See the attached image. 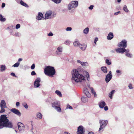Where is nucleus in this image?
Segmentation results:
<instances>
[{
	"label": "nucleus",
	"instance_id": "nucleus-1",
	"mask_svg": "<svg viewBox=\"0 0 134 134\" xmlns=\"http://www.w3.org/2000/svg\"><path fill=\"white\" fill-rule=\"evenodd\" d=\"M71 80L73 83H82L86 81L85 77L82 74L79 73L77 70H73L71 71Z\"/></svg>",
	"mask_w": 134,
	"mask_h": 134
},
{
	"label": "nucleus",
	"instance_id": "nucleus-2",
	"mask_svg": "<svg viewBox=\"0 0 134 134\" xmlns=\"http://www.w3.org/2000/svg\"><path fill=\"white\" fill-rule=\"evenodd\" d=\"M6 115H2L1 116L0 119V128L4 127L12 128L13 125L12 122L9 121Z\"/></svg>",
	"mask_w": 134,
	"mask_h": 134
},
{
	"label": "nucleus",
	"instance_id": "nucleus-3",
	"mask_svg": "<svg viewBox=\"0 0 134 134\" xmlns=\"http://www.w3.org/2000/svg\"><path fill=\"white\" fill-rule=\"evenodd\" d=\"M44 74L47 75L52 76L55 74V70L53 67L48 66L44 69Z\"/></svg>",
	"mask_w": 134,
	"mask_h": 134
},
{
	"label": "nucleus",
	"instance_id": "nucleus-4",
	"mask_svg": "<svg viewBox=\"0 0 134 134\" xmlns=\"http://www.w3.org/2000/svg\"><path fill=\"white\" fill-rule=\"evenodd\" d=\"M78 2L77 1H73L71 2L68 4V9L71 12H74L75 9L78 6Z\"/></svg>",
	"mask_w": 134,
	"mask_h": 134
},
{
	"label": "nucleus",
	"instance_id": "nucleus-5",
	"mask_svg": "<svg viewBox=\"0 0 134 134\" xmlns=\"http://www.w3.org/2000/svg\"><path fill=\"white\" fill-rule=\"evenodd\" d=\"M127 41L125 40H124L118 43V46L119 47H122L125 48L127 46Z\"/></svg>",
	"mask_w": 134,
	"mask_h": 134
},
{
	"label": "nucleus",
	"instance_id": "nucleus-6",
	"mask_svg": "<svg viewBox=\"0 0 134 134\" xmlns=\"http://www.w3.org/2000/svg\"><path fill=\"white\" fill-rule=\"evenodd\" d=\"M52 12L50 10L47 12L45 14L44 19H47L52 18Z\"/></svg>",
	"mask_w": 134,
	"mask_h": 134
},
{
	"label": "nucleus",
	"instance_id": "nucleus-7",
	"mask_svg": "<svg viewBox=\"0 0 134 134\" xmlns=\"http://www.w3.org/2000/svg\"><path fill=\"white\" fill-rule=\"evenodd\" d=\"M18 129L20 131H23L25 129V126L21 122H19L18 123Z\"/></svg>",
	"mask_w": 134,
	"mask_h": 134
},
{
	"label": "nucleus",
	"instance_id": "nucleus-8",
	"mask_svg": "<svg viewBox=\"0 0 134 134\" xmlns=\"http://www.w3.org/2000/svg\"><path fill=\"white\" fill-rule=\"evenodd\" d=\"M40 79L39 77H37L34 82L35 87L37 88L40 86Z\"/></svg>",
	"mask_w": 134,
	"mask_h": 134
},
{
	"label": "nucleus",
	"instance_id": "nucleus-9",
	"mask_svg": "<svg viewBox=\"0 0 134 134\" xmlns=\"http://www.w3.org/2000/svg\"><path fill=\"white\" fill-rule=\"evenodd\" d=\"M108 122L107 120H101V131H103V130H102V129L106 126Z\"/></svg>",
	"mask_w": 134,
	"mask_h": 134
},
{
	"label": "nucleus",
	"instance_id": "nucleus-10",
	"mask_svg": "<svg viewBox=\"0 0 134 134\" xmlns=\"http://www.w3.org/2000/svg\"><path fill=\"white\" fill-rule=\"evenodd\" d=\"M85 130H83V127L82 126H79L78 128L77 134H84Z\"/></svg>",
	"mask_w": 134,
	"mask_h": 134
},
{
	"label": "nucleus",
	"instance_id": "nucleus-11",
	"mask_svg": "<svg viewBox=\"0 0 134 134\" xmlns=\"http://www.w3.org/2000/svg\"><path fill=\"white\" fill-rule=\"evenodd\" d=\"M63 51V48L61 46H59L57 48L55 53L56 55H59L62 54Z\"/></svg>",
	"mask_w": 134,
	"mask_h": 134
},
{
	"label": "nucleus",
	"instance_id": "nucleus-12",
	"mask_svg": "<svg viewBox=\"0 0 134 134\" xmlns=\"http://www.w3.org/2000/svg\"><path fill=\"white\" fill-rule=\"evenodd\" d=\"M11 111L12 112L19 116H20L21 115V114L19 111L15 108H13L11 110Z\"/></svg>",
	"mask_w": 134,
	"mask_h": 134
},
{
	"label": "nucleus",
	"instance_id": "nucleus-13",
	"mask_svg": "<svg viewBox=\"0 0 134 134\" xmlns=\"http://www.w3.org/2000/svg\"><path fill=\"white\" fill-rule=\"evenodd\" d=\"M115 51L118 53H120L121 54H123L125 52V49L123 48H118L115 49Z\"/></svg>",
	"mask_w": 134,
	"mask_h": 134
},
{
	"label": "nucleus",
	"instance_id": "nucleus-14",
	"mask_svg": "<svg viewBox=\"0 0 134 134\" xmlns=\"http://www.w3.org/2000/svg\"><path fill=\"white\" fill-rule=\"evenodd\" d=\"M44 19L43 14L40 12H39L38 15L36 16V19L38 20H41Z\"/></svg>",
	"mask_w": 134,
	"mask_h": 134
},
{
	"label": "nucleus",
	"instance_id": "nucleus-15",
	"mask_svg": "<svg viewBox=\"0 0 134 134\" xmlns=\"http://www.w3.org/2000/svg\"><path fill=\"white\" fill-rule=\"evenodd\" d=\"M112 75L108 74L105 75V81L106 83L108 82L112 78Z\"/></svg>",
	"mask_w": 134,
	"mask_h": 134
},
{
	"label": "nucleus",
	"instance_id": "nucleus-16",
	"mask_svg": "<svg viewBox=\"0 0 134 134\" xmlns=\"http://www.w3.org/2000/svg\"><path fill=\"white\" fill-rule=\"evenodd\" d=\"M84 92L86 96L88 97H90L91 96V94L89 92L88 90L86 88L84 89Z\"/></svg>",
	"mask_w": 134,
	"mask_h": 134
},
{
	"label": "nucleus",
	"instance_id": "nucleus-17",
	"mask_svg": "<svg viewBox=\"0 0 134 134\" xmlns=\"http://www.w3.org/2000/svg\"><path fill=\"white\" fill-rule=\"evenodd\" d=\"M114 35L112 32H110L107 37V38L109 40H110L113 38Z\"/></svg>",
	"mask_w": 134,
	"mask_h": 134
},
{
	"label": "nucleus",
	"instance_id": "nucleus-18",
	"mask_svg": "<svg viewBox=\"0 0 134 134\" xmlns=\"http://www.w3.org/2000/svg\"><path fill=\"white\" fill-rule=\"evenodd\" d=\"M60 106V104L58 102L56 101L52 103V107L53 108H55L56 107Z\"/></svg>",
	"mask_w": 134,
	"mask_h": 134
},
{
	"label": "nucleus",
	"instance_id": "nucleus-19",
	"mask_svg": "<svg viewBox=\"0 0 134 134\" xmlns=\"http://www.w3.org/2000/svg\"><path fill=\"white\" fill-rule=\"evenodd\" d=\"M1 107L7 108L6 105V103L5 101L3 100H2L0 103Z\"/></svg>",
	"mask_w": 134,
	"mask_h": 134
},
{
	"label": "nucleus",
	"instance_id": "nucleus-20",
	"mask_svg": "<svg viewBox=\"0 0 134 134\" xmlns=\"http://www.w3.org/2000/svg\"><path fill=\"white\" fill-rule=\"evenodd\" d=\"M79 47L82 51H85L86 49V46L84 44H80Z\"/></svg>",
	"mask_w": 134,
	"mask_h": 134
},
{
	"label": "nucleus",
	"instance_id": "nucleus-21",
	"mask_svg": "<svg viewBox=\"0 0 134 134\" xmlns=\"http://www.w3.org/2000/svg\"><path fill=\"white\" fill-rule=\"evenodd\" d=\"M6 69V67L5 65H0V70L1 72H3Z\"/></svg>",
	"mask_w": 134,
	"mask_h": 134
},
{
	"label": "nucleus",
	"instance_id": "nucleus-22",
	"mask_svg": "<svg viewBox=\"0 0 134 134\" xmlns=\"http://www.w3.org/2000/svg\"><path fill=\"white\" fill-rule=\"evenodd\" d=\"M83 73L84 74H86V76L87 78V80L89 81L90 80V75L89 73L86 71H83Z\"/></svg>",
	"mask_w": 134,
	"mask_h": 134
},
{
	"label": "nucleus",
	"instance_id": "nucleus-23",
	"mask_svg": "<svg viewBox=\"0 0 134 134\" xmlns=\"http://www.w3.org/2000/svg\"><path fill=\"white\" fill-rule=\"evenodd\" d=\"M10 34L11 35H14L15 36H19L20 35V34L18 33L17 32H15L14 34H13L12 31H10Z\"/></svg>",
	"mask_w": 134,
	"mask_h": 134
},
{
	"label": "nucleus",
	"instance_id": "nucleus-24",
	"mask_svg": "<svg viewBox=\"0 0 134 134\" xmlns=\"http://www.w3.org/2000/svg\"><path fill=\"white\" fill-rule=\"evenodd\" d=\"M101 70L105 73H107V68L105 66H103L101 67Z\"/></svg>",
	"mask_w": 134,
	"mask_h": 134
},
{
	"label": "nucleus",
	"instance_id": "nucleus-25",
	"mask_svg": "<svg viewBox=\"0 0 134 134\" xmlns=\"http://www.w3.org/2000/svg\"><path fill=\"white\" fill-rule=\"evenodd\" d=\"M115 92V90H113L110 92L109 95V97L111 99L113 98L112 96L114 94Z\"/></svg>",
	"mask_w": 134,
	"mask_h": 134
},
{
	"label": "nucleus",
	"instance_id": "nucleus-26",
	"mask_svg": "<svg viewBox=\"0 0 134 134\" xmlns=\"http://www.w3.org/2000/svg\"><path fill=\"white\" fill-rule=\"evenodd\" d=\"M91 91L92 94L94 95V97H97V94L96 92L94 91L93 88H91Z\"/></svg>",
	"mask_w": 134,
	"mask_h": 134
},
{
	"label": "nucleus",
	"instance_id": "nucleus-27",
	"mask_svg": "<svg viewBox=\"0 0 134 134\" xmlns=\"http://www.w3.org/2000/svg\"><path fill=\"white\" fill-rule=\"evenodd\" d=\"M89 31V28L88 27H87L83 30V32L84 34H87L88 33Z\"/></svg>",
	"mask_w": 134,
	"mask_h": 134
},
{
	"label": "nucleus",
	"instance_id": "nucleus-28",
	"mask_svg": "<svg viewBox=\"0 0 134 134\" xmlns=\"http://www.w3.org/2000/svg\"><path fill=\"white\" fill-rule=\"evenodd\" d=\"M107 58V57H105L104 58V59L105 60V62L108 65H110L111 64V61L109 60V59H106Z\"/></svg>",
	"mask_w": 134,
	"mask_h": 134
},
{
	"label": "nucleus",
	"instance_id": "nucleus-29",
	"mask_svg": "<svg viewBox=\"0 0 134 134\" xmlns=\"http://www.w3.org/2000/svg\"><path fill=\"white\" fill-rule=\"evenodd\" d=\"M81 99L82 101L83 102H87L88 100V99L87 98L84 97H82Z\"/></svg>",
	"mask_w": 134,
	"mask_h": 134
},
{
	"label": "nucleus",
	"instance_id": "nucleus-30",
	"mask_svg": "<svg viewBox=\"0 0 134 134\" xmlns=\"http://www.w3.org/2000/svg\"><path fill=\"white\" fill-rule=\"evenodd\" d=\"M73 44L74 46H79L80 43L78 41H76L73 43Z\"/></svg>",
	"mask_w": 134,
	"mask_h": 134
},
{
	"label": "nucleus",
	"instance_id": "nucleus-31",
	"mask_svg": "<svg viewBox=\"0 0 134 134\" xmlns=\"http://www.w3.org/2000/svg\"><path fill=\"white\" fill-rule=\"evenodd\" d=\"M20 4L22 5L25 6L26 7H28L29 6L26 3H24L21 0L20 2Z\"/></svg>",
	"mask_w": 134,
	"mask_h": 134
},
{
	"label": "nucleus",
	"instance_id": "nucleus-32",
	"mask_svg": "<svg viewBox=\"0 0 134 134\" xmlns=\"http://www.w3.org/2000/svg\"><path fill=\"white\" fill-rule=\"evenodd\" d=\"M55 93L59 97H61L62 96L61 93L60 91L58 90H56L55 91Z\"/></svg>",
	"mask_w": 134,
	"mask_h": 134
},
{
	"label": "nucleus",
	"instance_id": "nucleus-33",
	"mask_svg": "<svg viewBox=\"0 0 134 134\" xmlns=\"http://www.w3.org/2000/svg\"><path fill=\"white\" fill-rule=\"evenodd\" d=\"M42 115L41 113L40 112H39L38 113L36 116L40 119H42Z\"/></svg>",
	"mask_w": 134,
	"mask_h": 134
},
{
	"label": "nucleus",
	"instance_id": "nucleus-34",
	"mask_svg": "<svg viewBox=\"0 0 134 134\" xmlns=\"http://www.w3.org/2000/svg\"><path fill=\"white\" fill-rule=\"evenodd\" d=\"M56 110L59 112H61L62 111L61 109L59 106H58L55 108Z\"/></svg>",
	"mask_w": 134,
	"mask_h": 134
},
{
	"label": "nucleus",
	"instance_id": "nucleus-35",
	"mask_svg": "<svg viewBox=\"0 0 134 134\" xmlns=\"http://www.w3.org/2000/svg\"><path fill=\"white\" fill-rule=\"evenodd\" d=\"M20 64V63L19 62H17L14 64L12 66L13 67H18Z\"/></svg>",
	"mask_w": 134,
	"mask_h": 134
},
{
	"label": "nucleus",
	"instance_id": "nucleus-36",
	"mask_svg": "<svg viewBox=\"0 0 134 134\" xmlns=\"http://www.w3.org/2000/svg\"><path fill=\"white\" fill-rule=\"evenodd\" d=\"M53 2L55 3L58 4L60 3L62 0H52Z\"/></svg>",
	"mask_w": 134,
	"mask_h": 134
},
{
	"label": "nucleus",
	"instance_id": "nucleus-37",
	"mask_svg": "<svg viewBox=\"0 0 134 134\" xmlns=\"http://www.w3.org/2000/svg\"><path fill=\"white\" fill-rule=\"evenodd\" d=\"M106 103L105 102L103 101L101 102V108H103L105 106Z\"/></svg>",
	"mask_w": 134,
	"mask_h": 134
},
{
	"label": "nucleus",
	"instance_id": "nucleus-38",
	"mask_svg": "<svg viewBox=\"0 0 134 134\" xmlns=\"http://www.w3.org/2000/svg\"><path fill=\"white\" fill-rule=\"evenodd\" d=\"M125 55L126 56L129 58H131L132 57V54L130 53H126V54Z\"/></svg>",
	"mask_w": 134,
	"mask_h": 134
},
{
	"label": "nucleus",
	"instance_id": "nucleus-39",
	"mask_svg": "<svg viewBox=\"0 0 134 134\" xmlns=\"http://www.w3.org/2000/svg\"><path fill=\"white\" fill-rule=\"evenodd\" d=\"M5 18H3L2 15H0V20L1 21H5Z\"/></svg>",
	"mask_w": 134,
	"mask_h": 134
},
{
	"label": "nucleus",
	"instance_id": "nucleus-40",
	"mask_svg": "<svg viewBox=\"0 0 134 134\" xmlns=\"http://www.w3.org/2000/svg\"><path fill=\"white\" fill-rule=\"evenodd\" d=\"M123 10L125 12H128L129 11L126 5H124V6L123 7Z\"/></svg>",
	"mask_w": 134,
	"mask_h": 134
},
{
	"label": "nucleus",
	"instance_id": "nucleus-41",
	"mask_svg": "<svg viewBox=\"0 0 134 134\" xmlns=\"http://www.w3.org/2000/svg\"><path fill=\"white\" fill-rule=\"evenodd\" d=\"M81 65H82L83 66H88V63L87 62H82L81 64Z\"/></svg>",
	"mask_w": 134,
	"mask_h": 134
},
{
	"label": "nucleus",
	"instance_id": "nucleus-42",
	"mask_svg": "<svg viewBox=\"0 0 134 134\" xmlns=\"http://www.w3.org/2000/svg\"><path fill=\"white\" fill-rule=\"evenodd\" d=\"M23 105L24 107L26 109H27L28 108V105L25 102H24L23 103Z\"/></svg>",
	"mask_w": 134,
	"mask_h": 134
},
{
	"label": "nucleus",
	"instance_id": "nucleus-43",
	"mask_svg": "<svg viewBox=\"0 0 134 134\" xmlns=\"http://www.w3.org/2000/svg\"><path fill=\"white\" fill-rule=\"evenodd\" d=\"M1 109L0 111V113H2L3 112H4L5 111V110L4 109V108H4V107H1Z\"/></svg>",
	"mask_w": 134,
	"mask_h": 134
},
{
	"label": "nucleus",
	"instance_id": "nucleus-44",
	"mask_svg": "<svg viewBox=\"0 0 134 134\" xmlns=\"http://www.w3.org/2000/svg\"><path fill=\"white\" fill-rule=\"evenodd\" d=\"M128 86L129 89H132L133 88L132 85L131 83L129 84Z\"/></svg>",
	"mask_w": 134,
	"mask_h": 134
},
{
	"label": "nucleus",
	"instance_id": "nucleus-45",
	"mask_svg": "<svg viewBox=\"0 0 134 134\" xmlns=\"http://www.w3.org/2000/svg\"><path fill=\"white\" fill-rule=\"evenodd\" d=\"M72 30V28L70 27H68L66 29V30L67 31H71Z\"/></svg>",
	"mask_w": 134,
	"mask_h": 134
},
{
	"label": "nucleus",
	"instance_id": "nucleus-46",
	"mask_svg": "<svg viewBox=\"0 0 134 134\" xmlns=\"http://www.w3.org/2000/svg\"><path fill=\"white\" fill-rule=\"evenodd\" d=\"M66 109H72V108L71 106H70L68 104L67 105Z\"/></svg>",
	"mask_w": 134,
	"mask_h": 134
},
{
	"label": "nucleus",
	"instance_id": "nucleus-47",
	"mask_svg": "<svg viewBox=\"0 0 134 134\" xmlns=\"http://www.w3.org/2000/svg\"><path fill=\"white\" fill-rule=\"evenodd\" d=\"M116 72L117 73H119L118 75H120L121 74V71L120 70H116Z\"/></svg>",
	"mask_w": 134,
	"mask_h": 134
},
{
	"label": "nucleus",
	"instance_id": "nucleus-48",
	"mask_svg": "<svg viewBox=\"0 0 134 134\" xmlns=\"http://www.w3.org/2000/svg\"><path fill=\"white\" fill-rule=\"evenodd\" d=\"M94 6L93 5H91L89 7L88 9L90 10H92Z\"/></svg>",
	"mask_w": 134,
	"mask_h": 134
},
{
	"label": "nucleus",
	"instance_id": "nucleus-49",
	"mask_svg": "<svg viewBox=\"0 0 134 134\" xmlns=\"http://www.w3.org/2000/svg\"><path fill=\"white\" fill-rule=\"evenodd\" d=\"M20 25L19 24H17L16 26V28L18 29L20 27Z\"/></svg>",
	"mask_w": 134,
	"mask_h": 134
},
{
	"label": "nucleus",
	"instance_id": "nucleus-50",
	"mask_svg": "<svg viewBox=\"0 0 134 134\" xmlns=\"http://www.w3.org/2000/svg\"><path fill=\"white\" fill-rule=\"evenodd\" d=\"M56 14L54 13H52V18L54 17L55 16Z\"/></svg>",
	"mask_w": 134,
	"mask_h": 134
},
{
	"label": "nucleus",
	"instance_id": "nucleus-51",
	"mask_svg": "<svg viewBox=\"0 0 134 134\" xmlns=\"http://www.w3.org/2000/svg\"><path fill=\"white\" fill-rule=\"evenodd\" d=\"M35 68V65L34 64H33L31 66V69H34Z\"/></svg>",
	"mask_w": 134,
	"mask_h": 134
},
{
	"label": "nucleus",
	"instance_id": "nucleus-52",
	"mask_svg": "<svg viewBox=\"0 0 134 134\" xmlns=\"http://www.w3.org/2000/svg\"><path fill=\"white\" fill-rule=\"evenodd\" d=\"M104 110L105 111H107L108 110V108L107 106H106L104 108Z\"/></svg>",
	"mask_w": 134,
	"mask_h": 134
},
{
	"label": "nucleus",
	"instance_id": "nucleus-53",
	"mask_svg": "<svg viewBox=\"0 0 134 134\" xmlns=\"http://www.w3.org/2000/svg\"><path fill=\"white\" fill-rule=\"evenodd\" d=\"M98 40V38L96 37L95 38L94 42V43L95 44H96V42Z\"/></svg>",
	"mask_w": 134,
	"mask_h": 134
},
{
	"label": "nucleus",
	"instance_id": "nucleus-54",
	"mask_svg": "<svg viewBox=\"0 0 134 134\" xmlns=\"http://www.w3.org/2000/svg\"><path fill=\"white\" fill-rule=\"evenodd\" d=\"M53 34L51 32H49L48 34V36H52L53 35Z\"/></svg>",
	"mask_w": 134,
	"mask_h": 134
},
{
	"label": "nucleus",
	"instance_id": "nucleus-55",
	"mask_svg": "<svg viewBox=\"0 0 134 134\" xmlns=\"http://www.w3.org/2000/svg\"><path fill=\"white\" fill-rule=\"evenodd\" d=\"M66 44L67 45H69L70 43V42L69 41H66Z\"/></svg>",
	"mask_w": 134,
	"mask_h": 134
},
{
	"label": "nucleus",
	"instance_id": "nucleus-56",
	"mask_svg": "<svg viewBox=\"0 0 134 134\" xmlns=\"http://www.w3.org/2000/svg\"><path fill=\"white\" fill-rule=\"evenodd\" d=\"M31 74L32 75H36V73L35 71H33L31 72Z\"/></svg>",
	"mask_w": 134,
	"mask_h": 134
},
{
	"label": "nucleus",
	"instance_id": "nucleus-57",
	"mask_svg": "<svg viewBox=\"0 0 134 134\" xmlns=\"http://www.w3.org/2000/svg\"><path fill=\"white\" fill-rule=\"evenodd\" d=\"M129 49H125V52H125L126 54V53H129Z\"/></svg>",
	"mask_w": 134,
	"mask_h": 134
},
{
	"label": "nucleus",
	"instance_id": "nucleus-58",
	"mask_svg": "<svg viewBox=\"0 0 134 134\" xmlns=\"http://www.w3.org/2000/svg\"><path fill=\"white\" fill-rule=\"evenodd\" d=\"M120 11H119L118 12H116L114 13V15H116L118 14L119 13H120Z\"/></svg>",
	"mask_w": 134,
	"mask_h": 134
},
{
	"label": "nucleus",
	"instance_id": "nucleus-59",
	"mask_svg": "<svg viewBox=\"0 0 134 134\" xmlns=\"http://www.w3.org/2000/svg\"><path fill=\"white\" fill-rule=\"evenodd\" d=\"M10 75L13 76H15V74L13 72H12L10 74Z\"/></svg>",
	"mask_w": 134,
	"mask_h": 134
},
{
	"label": "nucleus",
	"instance_id": "nucleus-60",
	"mask_svg": "<svg viewBox=\"0 0 134 134\" xmlns=\"http://www.w3.org/2000/svg\"><path fill=\"white\" fill-rule=\"evenodd\" d=\"M16 106H18L20 105V103L19 102H17L16 103Z\"/></svg>",
	"mask_w": 134,
	"mask_h": 134
},
{
	"label": "nucleus",
	"instance_id": "nucleus-61",
	"mask_svg": "<svg viewBox=\"0 0 134 134\" xmlns=\"http://www.w3.org/2000/svg\"><path fill=\"white\" fill-rule=\"evenodd\" d=\"M5 4L3 3H2V8H4L5 7Z\"/></svg>",
	"mask_w": 134,
	"mask_h": 134
},
{
	"label": "nucleus",
	"instance_id": "nucleus-62",
	"mask_svg": "<svg viewBox=\"0 0 134 134\" xmlns=\"http://www.w3.org/2000/svg\"><path fill=\"white\" fill-rule=\"evenodd\" d=\"M63 134H70V133L68 132L65 131L64 132Z\"/></svg>",
	"mask_w": 134,
	"mask_h": 134
},
{
	"label": "nucleus",
	"instance_id": "nucleus-63",
	"mask_svg": "<svg viewBox=\"0 0 134 134\" xmlns=\"http://www.w3.org/2000/svg\"><path fill=\"white\" fill-rule=\"evenodd\" d=\"M77 62L78 63L80 64H81L82 63V62H81L80 60H77Z\"/></svg>",
	"mask_w": 134,
	"mask_h": 134
},
{
	"label": "nucleus",
	"instance_id": "nucleus-64",
	"mask_svg": "<svg viewBox=\"0 0 134 134\" xmlns=\"http://www.w3.org/2000/svg\"><path fill=\"white\" fill-rule=\"evenodd\" d=\"M77 62L78 63L80 64H81L82 63V62H81L80 60H77Z\"/></svg>",
	"mask_w": 134,
	"mask_h": 134
}]
</instances>
